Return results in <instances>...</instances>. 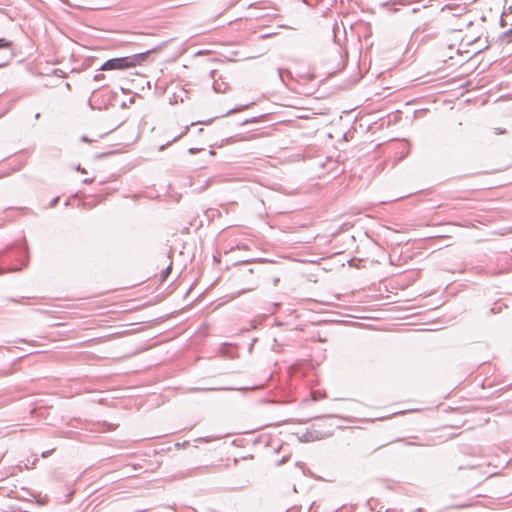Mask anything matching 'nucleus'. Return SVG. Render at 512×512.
I'll return each mask as SVG.
<instances>
[{"label":"nucleus","mask_w":512,"mask_h":512,"mask_svg":"<svg viewBox=\"0 0 512 512\" xmlns=\"http://www.w3.org/2000/svg\"><path fill=\"white\" fill-rule=\"evenodd\" d=\"M171 271V265H169L164 271V277H166Z\"/></svg>","instance_id":"nucleus-7"},{"label":"nucleus","mask_w":512,"mask_h":512,"mask_svg":"<svg viewBox=\"0 0 512 512\" xmlns=\"http://www.w3.org/2000/svg\"><path fill=\"white\" fill-rule=\"evenodd\" d=\"M135 66V61L129 57L113 58L107 60L102 66L101 70H124Z\"/></svg>","instance_id":"nucleus-1"},{"label":"nucleus","mask_w":512,"mask_h":512,"mask_svg":"<svg viewBox=\"0 0 512 512\" xmlns=\"http://www.w3.org/2000/svg\"><path fill=\"white\" fill-rule=\"evenodd\" d=\"M504 38H507V42L512 41V29H510L504 33Z\"/></svg>","instance_id":"nucleus-5"},{"label":"nucleus","mask_w":512,"mask_h":512,"mask_svg":"<svg viewBox=\"0 0 512 512\" xmlns=\"http://www.w3.org/2000/svg\"><path fill=\"white\" fill-rule=\"evenodd\" d=\"M14 57L12 42L0 38V67L7 65Z\"/></svg>","instance_id":"nucleus-2"},{"label":"nucleus","mask_w":512,"mask_h":512,"mask_svg":"<svg viewBox=\"0 0 512 512\" xmlns=\"http://www.w3.org/2000/svg\"><path fill=\"white\" fill-rule=\"evenodd\" d=\"M106 135H107V134H101V135H99L98 137H99V138H103V137H105Z\"/></svg>","instance_id":"nucleus-14"},{"label":"nucleus","mask_w":512,"mask_h":512,"mask_svg":"<svg viewBox=\"0 0 512 512\" xmlns=\"http://www.w3.org/2000/svg\"><path fill=\"white\" fill-rule=\"evenodd\" d=\"M213 89L215 90V92L217 93H223L225 92L226 90V86L224 83H219L217 81H214L213 82Z\"/></svg>","instance_id":"nucleus-3"},{"label":"nucleus","mask_w":512,"mask_h":512,"mask_svg":"<svg viewBox=\"0 0 512 512\" xmlns=\"http://www.w3.org/2000/svg\"><path fill=\"white\" fill-rule=\"evenodd\" d=\"M299 440L301 442H310V441H313L314 438H313V435L311 432H306L304 434H302L300 437H299Z\"/></svg>","instance_id":"nucleus-4"},{"label":"nucleus","mask_w":512,"mask_h":512,"mask_svg":"<svg viewBox=\"0 0 512 512\" xmlns=\"http://www.w3.org/2000/svg\"><path fill=\"white\" fill-rule=\"evenodd\" d=\"M250 122H251V120H249V119H245V120H243V121L240 123V125H246V124H248V123H250Z\"/></svg>","instance_id":"nucleus-10"},{"label":"nucleus","mask_w":512,"mask_h":512,"mask_svg":"<svg viewBox=\"0 0 512 512\" xmlns=\"http://www.w3.org/2000/svg\"><path fill=\"white\" fill-rule=\"evenodd\" d=\"M253 289H254V287H249V288H247V289L241 290L238 294H242V293H244V292H246V291H251V290H253Z\"/></svg>","instance_id":"nucleus-8"},{"label":"nucleus","mask_w":512,"mask_h":512,"mask_svg":"<svg viewBox=\"0 0 512 512\" xmlns=\"http://www.w3.org/2000/svg\"><path fill=\"white\" fill-rule=\"evenodd\" d=\"M58 201V198H55L52 202H51V206H54Z\"/></svg>","instance_id":"nucleus-13"},{"label":"nucleus","mask_w":512,"mask_h":512,"mask_svg":"<svg viewBox=\"0 0 512 512\" xmlns=\"http://www.w3.org/2000/svg\"><path fill=\"white\" fill-rule=\"evenodd\" d=\"M215 74H216V71H215V70H211V71H210V77H211V79H214V78H215Z\"/></svg>","instance_id":"nucleus-9"},{"label":"nucleus","mask_w":512,"mask_h":512,"mask_svg":"<svg viewBox=\"0 0 512 512\" xmlns=\"http://www.w3.org/2000/svg\"><path fill=\"white\" fill-rule=\"evenodd\" d=\"M50 453H51V451L43 452V453H42V456H43V457H47Z\"/></svg>","instance_id":"nucleus-12"},{"label":"nucleus","mask_w":512,"mask_h":512,"mask_svg":"<svg viewBox=\"0 0 512 512\" xmlns=\"http://www.w3.org/2000/svg\"><path fill=\"white\" fill-rule=\"evenodd\" d=\"M77 169H78L80 172H83V173L85 172V170H84V169H80V167H78Z\"/></svg>","instance_id":"nucleus-15"},{"label":"nucleus","mask_w":512,"mask_h":512,"mask_svg":"<svg viewBox=\"0 0 512 512\" xmlns=\"http://www.w3.org/2000/svg\"><path fill=\"white\" fill-rule=\"evenodd\" d=\"M81 140H82V141H84V142H94V141H97V139H96V138H89V137H87V136H83V137L81 138Z\"/></svg>","instance_id":"nucleus-6"},{"label":"nucleus","mask_w":512,"mask_h":512,"mask_svg":"<svg viewBox=\"0 0 512 512\" xmlns=\"http://www.w3.org/2000/svg\"><path fill=\"white\" fill-rule=\"evenodd\" d=\"M199 150H200V149H197V148H190V149H189V152H190L191 154H194V153H196V151H199Z\"/></svg>","instance_id":"nucleus-11"}]
</instances>
